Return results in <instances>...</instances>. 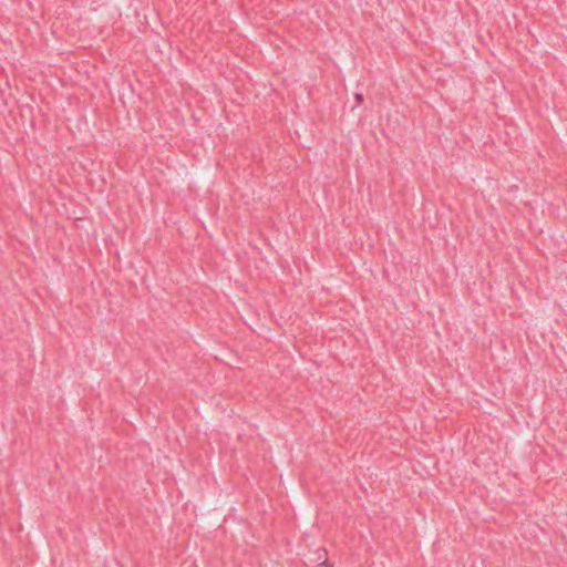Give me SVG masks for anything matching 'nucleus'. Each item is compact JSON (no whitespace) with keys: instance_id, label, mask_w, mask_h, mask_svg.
Instances as JSON below:
<instances>
[{"instance_id":"obj_1","label":"nucleus","mask_w":567,"mask_h":567,"mask_svg":"<svg viewBox=\"0 0 567 567\" xmlns=\"http://www.w3.org/2000/svg\"><path fill=\"white\" fill-rule=\"evenodd\" d=\"M355 99H357V101L360 103V102H362V99H363V97H362V95H361V94H355Z\"/></svg>"}]
</instances>
